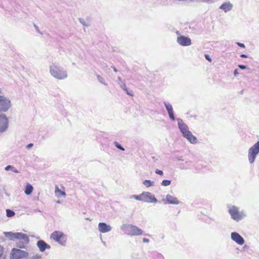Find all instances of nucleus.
Returning a JSON list of instances; mask_svg holds the SVG:
<instances>
[{
	"mask_svg": "<svg viewBox=\"0 0 259 259\" xmlns=\"http://www.w3.org/2000/svg\"><path fill=\"white\" fill-rule=\"evenodd\" d=\"M4 234L10 240H17V247L20 248H25L29 241L28 236L21 232H5Z\"/></svg>",
	"mask_w": 259,
	"mask_h": 259,
	"instance_id": "obj_1",
	"label": "nucleus"
},
{
	"mask_svg": "<svg viewBox=\"0 0 259 259\" xmlns=\"http://www.w3.org/2000/svg\"><path fill=\"white\" fill-rule=\"evenodd\" d=\"M49 71L51 75L58 80H63L68 77L67 71L56 63H53L50 66Z\"/></svg>",
	"mask_w": 259,
	"mask_h": 259,
	"instance_id": "obj_2",
	"label": "nucleus"
},
{
	"mask_svg": "<svg viewBox=\"0 0 259 259\" xmlns=\"http://www.w3.org/2000/svg\"><path fill=\"white\" fill-rule=\"evenodd\" d=\"M121 229L125 234L130 236H140L144 234L143 231L141 229L131 224L122 225L121 226Z\"/></svg>",
	"mask_w": 259,
	"mask_h": 259,
	"instance_id": "obj_3",
	"label": "nucleus"
},
{
	"mask_svg": "<svg viewBox=\"0 0 259 259\" xmlns=\"http://www.w3.org/2000/svg\"><path fill=\"white\" fill-rule=\"evenodd\" d=\"M179 128L182 133L183 136L186 138L191 143H194V136L189 131L188 126L183 122L181 118H177Z\"/></svg>",
	"mask_w": 259,
	"mask_h": 259,
	"instance_id": "obj_4",
	"label": "nucleus"
},
{
	"mask_svg": "<svg viewBox=\"0 0 259 259\" xmlns=\"http://www.w3.org/2000/svg\"><path fill=\"white\" fill-rule=\"evenodd\" d=\"M228 208L231 218L236 222H239L246 216L243 211L240 212L239 208L236 206L229 205H228Z\"/></svg>",
	"mask_w": 259,
	"mask_h": 259,
	"instance_id": "obj_5",
	"label": "nucleus"
},
{
	"mask_svg": "<svg viewBox=\"0 0 259 259\" xmlns=\"http://www.w3.org/2000/svg\"><path fill=\"white\" fill-rule=\"evenodd\" d=\"M50 238L62 246L65 245L67 241V236L61 231L54 232L51 235Z\"/></svg>",
	"mask_w": 259,
	"mask_h": 259,
	"instance_id": "obj_6",
	"label": "nucleus"
},
{
	"mask_svg": "<svg viewBox=\"0 0 259 259\" xmlns=\"http://www.w3.org/2000/svg\"><path fill=\"white\" fill-rule=\"evenodd\" d=\"M259 153V141L251 146L248 150V158L250 163H253Z\"/></svg>",
	"mask_w": 259,
	"mask_h": 259,
	"instance_id": "obj_7",
	"label": "nucleus"
},
{
	"mask_svg": "<svg viewBox=\"0 0 259 259\" xmlns=\"http://www.w3.org/2000/svg\"><path fill=\"white\" fill-rule=\"evenodd\" d=\"M10 100L4 96L0 95V112H6L11 107Z\"/></svg>",
	"mask_w": 259,
	"mask_h": 259,
	"instance_id": "obj_8",
	"label": "nucleus"
},
{
	"mask_svg": "<svg viewBox=\"0 0 259 259\" xmlns=\"http://www.w3.org/2000/svg\"><path fill=\"white\" fill-rule=\"evenodd\" d=\"M12 259H21L27 257L28 253L19 249L13 248L11 251Z\"/></svg>",
	"mask_w": 259,
	"mask_h": 259,
	"instance_id": "obj_9",
	"label": "nucleus"
},
{
	"mask_svg": "<svg viewBox=\"0 0 259 259\" xmlns=\"http://www.w3.org/2000/svg\"><path fill=\"white\" fill-rule=\"evenodd\" d=\"M9 120L7 116L0 113V132H5L8 127Z\"/></svg>",
	"mask_w": 259,
	"mask_h": 259,
	"instance_id": "obj_10",
	"label": "nucleus"
},
{
	"mask_svg": "<svg viewBox=\"0 0 259 259\" xmlns=\"http://www.w3.org/2000/svg\"><path fill=\"white\" fill-rule=\"evenodd\" d=\"M143 201L145 202H151L156 203L157 202V199L154 195L149 192H144L142 193Z\"/></svg>",
	"mask_w": 259,
	"mask_h": 259,
	"instance_id": "obj_11",
	"label": "nucleus"
},
{
	"mask_svg": "<svg viewBox=\"0 0 259 259\" xmlns=\"http://www.w3.org/2000/svg\"><path fill=\"white\" fill-rule=\"evenodd\" d=\"M231 238L239 245H242L244 242L243 238L237 232H233L231 234Z\"/></svg>",
	"mask_w": 259,
	"mask_h": 259,
	"instance_id": "obj_12",
	"label": "nucleus"
},
{
	"mask_svg": "<svg viewBox=\"0 0 259 259\" xmlns=\"http://www.w3.org/2000/svg\"><path fill=\"white\" fill-rule=\"evenodd\" d=\"M177 42L182 46H188L191 44V40L189 37L181 35L177 37Z\"/></svg>",
	"mask_w": 259,
	"mask_h": 259,
	"instance_id": "obj_13",
	"label": "nucleus"
},
{
	"mask_svg": "<svg viewBox=\"0 0 259 259\" xmlns=\"http://www.w3.org/2000/svg\"><path fill=\"white\" fill-rule=\"evenodd\" d=\"M165 200L166 202L165 201L164 199L162 200V201L164 202V204L168 203L170 204L177 205L180 203V201L177 197H174L173 196L169 194H167L166 196Z\"/></svg>",
	"mask_w": 259,
	"mask_h": 259,
	"instance_id": "obj_14",
	"label": "nucleus"
},
{
	"mask_svg": "<svg viewBox=\"0 0 259 259\" xmlns=\"http://www.w3.org/2000/svg\"><path fill=\"white\" fill-rule=\"evenodd\" d=\"M163 104L164 105V106L167 111L168 116L169 118L172 120L174 121L175 120V117L174 115V113L173 111V108L172 105L168 102H164Z\"/></svg>",
	"mask_w": 259,
	"mask_h": 259,
	"instance_id": "obj_15",
	"label": "nucleus"
},
{
	"mask_svg": "<svg viewBox=\"0 0 259 259\" xmlns=\"http://www.w3.org/2000/svg\"><path fill=\"white\" fill-rule=\"evenodd\" d=\"M112 227L105 223H99L98 224V230L99 232L105 233L110 232L112 230Z\"/></svg>",
	"mask_w": 259,
	"mask_h": 259,
	"instance_id": "obj_16",
	"label": "nucleus"
},
{
	"mask_svg": "<svg viewBox=\"0 0 259 259\" xmlns=\"http://www.w3.org/2000/svg\"><path fill=\"white\" fill-rule=\"evenodd\" d=\"M233 4L228 1L222 4L219 8L227 13L231 11L233 9Z\"/></svg>",
	"mask_w": 259,
	"mask_h": 259,
	"instance_id": "obj_17",
	"label": "nucleus"
},
{
	"mask_svg": "<svg viewBox=\"0 0 259 259\" xmlns=\"http://www.w3.org/2000/svg\"><path fill=\"white\" fill-rule=\"evenodd\" d=\"M37 246L41 252H44L46 249H50V246L43 240H39L37 242Z\"/></svg>",
	"mask_w": 259,
	"mask_h": 259,
	"instance_id": "obj_18",
	"label": "nucleus"
},
{
	"mask_svg": "<svg viewBox=\"0 0 259 259\" xmlns=\"http://www.w3.org/2000/svg\"><path fill=\"white\" fill-rule=\"evenodd\" d=\"M33 190V188L32 186L31 185H30V184H28L26 185V186L25 187V188L24 190V192L26 195H29L31 194Z\"/></svg>",
	"mask_w": 259,
	"mask_h": 259,
	"instance_id": "obj_19",
	"label": "nucleus"
},
{
	"mask_svg": "<svg viewBox=\"0 0 259 259\" xmlns=\"http://www.w3.org/2000/svg\"><path fill=\"white\" fill-rule=\"evenodd\" d=\"M55 192L56 195L58 196L65 197L66 196V193L60 190L58 187H55Z\"/></svg>",
	"mask_w": 259,
	"mask_h": 259,
	"instance_id": "obj_20",
	"label": "nucleus"
},
{
	"mask_svg": "<svg viewBox=\"0 0 259 259\" xmlns=\"http://www.w3.org/2000/svg\"><path fill=\"white\" fill-rule=\"evenodd\" d=\"M5 169L6 170V171H8V170H12V171L15 172V173H18L19 171L16 168H15L13 166H12V165H8L6 167H5Z\"/></svg>",
	"mask_w": 259,
	"mask_h": 259,
	"instance_id": "obj_21",
	"label": "nucleus"
},
{
	"mask_svg": "<svg viewBox=\"0 0 259 259\" xmlns=\"http://www.w3.org/2000/svg\"><path fill=\"white\" fill-rule=\"evenodd\" d=\"M97 78L98 80L102 84L107 85V84L106 83L104 78L100 75H97Z\"/></svg>",
	"mask_w": 259,
	"mask_h": 259,
	"instance_id": "obj_22",
	"label": "nucleus"
},
{
	"mask_svg": "<svg viewBox=\"0 0 259 259\" xmlns=\"http://www.w3.org/2000/svg\"><path fill=\"white\" fill-rule=\"evenodd\" d=\"M143 183L147 187H149L153 185L154 182L150 180H145Z\"/></svg>",
	"mask_w": 259,
	"mask_h": 259,
	"instance_id": "obj_23",
	"label": "nucleus"
},
{
	"mask_svg": "<svg viewBox=\"0 0 259 259\" xmlns=\"http://www.w3.org/2000/svg\"><path fill=\"white\" fill-rule=\"evenodd\" d=\"M130 198H134L137 200L143 201V197H142V194L140 195H132L130 196Z\"/></svg>",
	"mask_w": 259,
	"mask_h": 259,
	"instance_id": "obj_24",
	"label": "nucleus"
},
{
	"mask_svg": "<svg viewBox=\"0 0 259 259\" xmlns=\"http://www.w3.org/2000/svg\"><path fill=\"white\" fill-rule=\"evenodd\" d=\"M6 212H7V216L9 218L13 217L15 214V213L14 211L10 210V209H7Z\"/></svg>",
	"mask_w": 259,
	"mask_h": 259,
	"instance_id": "obj_25",
	"label": "nucleus"
},
{
	"mask_svg": "<svg viewBox=\"0 0 259 259\" xmlns=\"http://www.w3.org/2000/svg\"><path fill=\"white\" fill-rule=\"evenodd\" d=\"M171 183V181L164 180L162 181L161 185L163 186H168Z\"/></svg>",
	"mask_w": 259,
	"mask_h": 259,
	"instance_id": "obj_26",
	"label": "nucleus"
},
{
	"mask_svg": "<svg viewBox=\"0 0 259 259\" xmlns=\"http://www.w3.org/2000/svg\"><path fill=\"white\" fill-rule=\"evenodd\" d=\"M78 21L81 24H82L84 26L88 27L90 25V24L88 23H87L82 18H79L78 19Z\"/></svg>",
	"mask_w": 259,
	"mask_h": 259,
	"instance_id": "obj_27",
	"label": "nucleus"
},
{
	"mask_svg": "<svg viewBox=\"0 0 259 259\" xmlns=\"http://www.w3.org/2000/svg\"><path fill=\"white\" fill-rule=\"evenodd\" d=\"M114 145L116 146V147L118 149H119L122 151L124 150V149L117 142L115 141L114 142Z\"/></svg>",
	"mask_w": 259,
	"mask_h": 259,
	"instance_id": "obj_28",
	"label": "nucleus"
},
{
	"mask_svg": "<svg viewBox=\"0 0 259 259\" xmlns=\"http://www.w3.org/2000/svg\"><path fill=\"white\" fill-rule=\"evenodd\" d=\"M205 59L208 60L209 62H211L212 61V59L210 57L209 55L208 54L205 55Z\"/></svg>",
	"mask_w": 259,
	"mask_h": 259,
	"instance_id": "obj_29",
	"label": "nucleus"
},
{
	"mask_svg": "<svg viewBox=\"0 0 259 259\" xmlns=\"http://www.w3.org/2000/svg\"><path fill=\"white\" fill-rule=\"evenodd\" d=\"M155 173L157 174H158L159 175H162L163 174V172L162 170L156 169L155 170Z\"/></svg>",
	"mask_w": 259,
	"mask_h": 259,
	"instance_id": "obj_30",
	"label": "nucleus"
},
{
	"mask_svg": "<svg viewBox=\"0 0 259 259\" xmlns=\"http://www.w3.org/2000/svg\"><path fill=\"white\" fill-rule=\"evenodd\" d=\"M120 85V87L122 88V90H123L124 91H126L127 88H126L125 84L121 83Z\"/></svg>",
	"mask_w": 259,
	"mask_h": 259,
	"instance_id": "obj_31",
	"label": "nucleus"
},
{
	"mask_svg": "<svg viewBox=\"0 0 259 259\" xmlns=\"http://www.w3.org/2000/svg\"><path fill=\"white\" fill-rule=\"evenodd\" d=\"M126 93V94L131 96H133V92L132 91H128L127 90V89L126 90V91H125Z\"/></svg>",
	"mask_w": 259,
	"mask_h": 259,
	"instance_id": "obj_32",
	"label": "nucleus"
},
{
	"mask_svg": "<svg viewBox=\"0 0 259 259\" xmlns=\"http://www.w3.org/2000/svg\"><path fill=\"white\" fill-rule=\"evenodd\" d=\"M236 44L240 47L243 48H245V45L242 43L237 42H236Z\"/></svg>",
	"mask_w": 259,
	"mask_h": 259,
	"instance_id": "obj_33",
	"label": "nucleus"
},
{
	"mask_svg": "<svg viewBox=\"0 0 259 259\" xmlns=\"http://www.w3.org/2000/svg\"><path fill=\"white\" fill-rule=\"evenodd\" d=\"M34 28H35V30H36V31L38 33L42 34V33L39 31V30L38 29V27L35 24H34Z\"/></svg>",
	"mask_w": 259,
	"mask_h": 259,
	"instance_id": "obj_34",
	"label": "nucleus"
},
{
	"mask_svg": "<svg viewBox=\"0 0 259 259\" xmlns=\"http://www.w3.org/2000/svg\"><path fill=\"white\" fill-rule=\"evenodd\" d=\"M238 67L241 69H245L246 68V66L244 65H239Z\"/></svg>",
	"mask_w": 259,
	"mask_h": 259,
	"instance_id": "obj_35",
	"label": "nucleus"
},
{
	"mask_svg": "<svg viewBox=\"0 0 259 259\" xmlns=\"http://www.w3.org/2000/svg\"><path fill=\"white\" fill-rule=\"evenodd\" d=\"M143 242L144 243H148L149 242V240L148 239H147V238H144L143 239Z\"/></svg>",
	"mask_w": 259,
	"mask_h": 259,
	"instance_id": "obj_36",
	"label": "nucleus"
},
{
	"mask_svg": "<svg viewBox=\"0 0 259 259\" xmlns=\"http://www.w3.org/2000/svg\"><path fill=\"white\" fill-rule=\"evenodd\" d=\"M3 253V248L2 246L0 245V257Z\"/></svg>",
	"mask_w": 259,
	"mask_h": 259,
	"instance_id": "obj_37",
	"label": "nucleus"
},
{
	"mask_svg": "<svg viewBox=\"0 0 259 259\" xmlns=\"http://www.w3.org/2000/svg\"><path fill=\"white\" fill-rule=\"evenodd\" d=\"M117 82L119 84H121V78L119 76L117 78Z\"/></svg>",
	"mask_w": 259,
	"mask_h": 259,
	"instance_id": "obj_38",
	"label": "nucleus"
},
{
	"mask_svg": "<svg viewBox=\"0 0 259 259\" xmlns=\"http://www.w3.org/2000/svg\"><path fill=\"white\" fill-rule=\"evenodd\" d=\"M203 1L209 3H212L215 1V0H203Z\"/></svg>",
	"mask_w": 259,
	"mask_h": 259,
	"instance_id": "obj_39",
	"label": "nucleus"
},
{
	"mask_svg": "<svg viewBox=\"0 0 259 259\" xmlns=\"http://www.w3.org/2000/svg\"><path fill=\"white\" fill-rule=\"evenodd\" d=\"M33 144L32 143H30L27 146V148L29 149L33 146Z\"/></svg>",
	"mask_w": 259,
	"mask_h": 259,
	"instance_id": "obj_40",
	"label": "nucleus"
},
{
	"mask_svg": "<svg viewBox=\"0 0 259 259\" xmlns=\"http://www.w3.org/2000/svg\"><path fill=\"white\" fill-rule=\"evenodd\" d=\"M39 257V256L38 255H36V256H33L31 259H38Z\"/></svg>",
	"mask_w": 259,
	"mask_h": 259,
	"instance_id": "obj_41",
	"label": "nucleus"
},
{
	"mask_svg": "<svg viewBox=\"0 0 259 259\" xmlns=\"http://www.w3.org/2000/svg\"><path fill=\"white\" fill-rule=\"evenodd\" d=\"M238 74V70L237 69H235L234 71V75L235 76H237Z\"/></svg>",
	"mask_w": 259,
	"mask_h": 259,
	"instance_id": "obj_42",
	"label": "nucleus"
},
{
	"mask_svg": "<svg viewBox=\"0 0 259 259\" xmlns=\"http://www.w3.org/2000/svg\"><path fill=\"white\" fill-rule=\"evenodd\" d=\"M240 57L242 58H247V56L245 54H242L240 55Z\"/></svg>",
	"mask_w": 259,
	"mask_h": 259,
	"instance_id": "obj_43",
	"label": "nucleus"
},
{
	"mask_svg": "<svg viewBox=\"0 0 259 259\" xmlns=\"http://www.w3.org/2000/svg\"><path fill=\"white\" fill-rule=\"evenodd\" d=\"M112 68H113V70L115 72H117V70L116 69V68L114 67V66H112Z\"/></svg>",
	"mask_w": 259,
	"mask_h": 259,
	"instance_id": "obj_44",
	"label": "nucleus"
},
{
	"mask_svg": "<svg viewBox=\"0 0 259 259\" xmlns=\"http://www.w3.org/2000/svg\"><path fill=\"white\" fill-rule=\"evenodd\" d=\"M247 247V246L246 245H245L244 247H243V249H245V248H246Z\"/></svg>",
	"mask_w": 259,
	"mask_h": 259,
	"instance_id": "obj_45",
	"label": "nucleus"
}]
</instances>
